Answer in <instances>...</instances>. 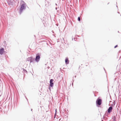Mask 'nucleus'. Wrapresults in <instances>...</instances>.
Wrapping results in <instances>:
<instances>
[{"instance_id": "nucleus-9", "label": "nucleus", "mask_w": 121, "mask_h": 121, "mask_svg": "<svg viewBox=\"0 0 121 121\" xmlns=\"http://www.w3.org/2000/svg\"><path fill=\"white\" fill-rule=\"evenodd\" d=\"M78 20L79 21H80V18L79 17H78Z\"/></svg>"}, {"instance_id": "nucleus-11", "label": "nucleus", "mask_w": 121, "mask_h": 121, "mask_svg": "<svg viewBox=\"0 0 121 121\" xmlns=\"http://www.w3.org/2000/svg\"><path fill=\"white\" fill-rule=\"evenodd\" d=\"M55 111H56V109Z\"/></svg>"}, {"instance_id": "nucleus-12", "label": "nucleus", "mask_w": 121, "mask_h": 121, "mask_svg": "<svg viewBox=\"0 0 121 121\" xmlns=\"http://www.w3.org/2000/svg\"><path fill=\"white\" fill-rule=\"evenodd\" d=\"M22 1V2H24L23 1Z\"/></svg>"}, {"instance_id": "nucleus-6", "label": "nucleus", "mask_w": 121, "mask_h": 121, "mask_svg": "<svg viewBox=\"0 0 121 121\" xmlns=\"http://www.w3.org/2000/svg\"><path fill=\"white\" fill-rule=\"evenodd\" d=\"M112 107H110L108 109V112L109 113H110L112 111Z\"/></svg>"}, {"instance_id": "nucleus-1", "label": "nucleus", "mask_w": 121, "mask_h": 121, "mask_svg": "<svg viewBox=\"0 0 121 121\" xmlns=\"http://www.w3.org/2000/svg\"><path fill=\"white\" fill-rule=\"evenodd\" d=\"M25 5L26 3H25L22 5L20 10V12H22V10L25 9L26 7L25 6Z\"/></svg>"}, {"instance_id": "nucleus-8", "label": "nucleus", "mask_w": 121, "mask_h": 121, "mask_svg": "<svg viewBox=\"0 0 121 121\" xmlns=\"http://www.w3.org/2000/svg\"><path fill=\"white\" fill-rule=\"evenodd\" d=\"M65 63L66 64H68L69 63V60H68V58H66L65 60Z\"/></svg>"}, {"instance_id": "nucleus-3", "label": "nucleus", "mask_w": 121, "mask_h": 121, "mask_svg": "<svg viewBox=\"0 0 121 121\" xmlns=\"http://www.w3.org/2000/svg\"><path fill=\"white\" fill-rule=\"evenodd\" d=\"M53 80L52 79L50 80V86L51 87H52L53 85Z\"/></svg>"}, {"instance_id": "nucleus-4", "label": "nucleus", "mask_w": 121, "mask_h": 121, "mask_svg": "<svg viewBox=\"0 0 121 121\" xmlns=\"http://www.w3.org/2000/svg\"><path fill=\"white\" fill-rule=\"evenodd\" d=\"M40 58V56L39 55L37 56H36L35 60L37 62H38Z\"/></svg>"}, {"instance_id": "nucleus-10", "label": "nucleus", "mask_w": 121, "mask_h": 121, "mask_svg": "<svg viewBox=\"0 0 121 121\" xmlns=\"http://www.w3.org/2000/svg\"><path fill=\"white\" fill-rule=\"evenodd\" d=\"M117 46H118L117 45L116 46H115L114 48H116L117 47Z\"/></svg>"}, {"instance_id": "nucleus-7", "label": "nucleus", "mask_w": 121, "mask_h": 121, "mask_svg": "<svg viewBox=\"0 0 121 121\" xmlns=\"http://www.w3.org/2000/svg\"><path fill=\"white\" fill-rule=\"evenodd\" d=\"M4 52V49L3 48H2L0 50V54L2 55Z\"/></svg>"}, {"instance_id": "nucleus-5", "label": "nucleus", "mask_w": 121, "mask_h": 121, "mask_svg": "<svg viewBox=\"0 0 121 121\" xmlns=\"http://www.w3.org/2000/svg\"><path fill=\"white\" fill-rule=\"evenodd\" d=\"M27 60L28 61H30V63L32 62L33 61L32 58L31 57H29L27 59Z\"/></svg>"}, {"instance_id": "nucleus-2", "label": "nucleus", "mask_w": 121, "mask_h": 121, "mask_svg": "<svg viewBox=\"0 0 121 121\" xmlns=\"http://www.w3.org/2000/svg\"><path fill=\"white\" fill-rule=\"evenodd\" d=\"M101 99H99L96 101V103L100 105L101 104Z\"/></svg>"}]
</instances>
